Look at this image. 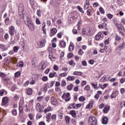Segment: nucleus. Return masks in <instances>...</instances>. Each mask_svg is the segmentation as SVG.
<instances>
[{"mask_svg": "<svg viewBox=\"0 0 125 125\" xmlns=\"http://www.w3.org/2000/svg\"><path fill=\"white\" fill-rule=\"evenodd\" d=\"M111 83H114L116 82V78H111L109 80Z\"/></svg>", "mask_w": 125, "mask_h": 125, "instance_id": "0e129e2a", "label": "nucleus"}, {"mask_svg": "<svg viewBox=\"0 0 125 125\" xmlns=\"http://www.w3.org/2000/svg\"><path fill=\"white\" fill-rule=\"evenodd\" d=\"M17 88V86L16 85V84H14L12 86L11 90L12 91H14V90H15V89H16Z\"/></svg>", "mask_w": 125, "mask_h": 125, "instance_id": "e433bc0d", "label": "nucleus"}, {"mask_svg": "<svg viewBox=\"0 0 125 125\" xmlns=\"http://www.w3.org/2000/svg\"><path fill=\"white\" fill-rule=\"evenodd\" d=\"M83 74V72L81 71H75L73 72V75L75 76H81Z\"/></svg>", "mask_w": 125, "mask_h": 125, "instance_id": "4be33fe9", "label": "nucleus"}, {"mask_svg": "<svg viewBox=\"0 0 125 125\" xmlns=\"http://www.w3.org/2000/svg\"><path fill=\"white\" fill-rule=\"evenodd\" d=\"M102 33L101 32L98 33L96 35V40L97 41H99L101 38H102Z\"/></svg>", "mask_w": 125, "mask_h": 125, "instance_id": "2eb2a0df", "label": "nucleus"}, {"mask_svg": "<svg viewBox=\"0 0 125 125\" xmlns=\"http://www.w3.org/2000/svg\"><path fill=\"white\" fill-rule=\"evenodd\" d=\"M106 86H108V84L105 83L103 86H102L101 88H102V89H104L106 88Z\"/></svg>", "mask_w": 125, "mask_h": 125, "instance_id": "6e6d98bb", "label": "nucleus"}, {"mask_svg": "<svg viewBox=\"0 0 125 125\" xmlns=\"http://www.w3.org/2000/svg\"><path fill=\"white\" fill-rule=\"evenodd\" d=\"M100 11L102 13V14H104L105 13V11H104V9L102 8V7H100Z\"/></svg>", "mask_w": 125, "mask_h": 125, "instance_id": "603ef678", "label": "nucleus"}, {"mask_svg": "<svg viewBox=\"0 0 125 125\" xmlns=\"http://www.w3.org/2000/svg\"><path fill=\"white\" fill-rule=\"evenodd\" d=\"M125 78H121V80H120L121 83H125Z\"/></svg>", "mask_w": 125, "mask_h": 125, "instance_id": "338daca9", "label": "nucleus"}, {"mask_svg": "<svg viewBox=\"0 0 125 125\" xmlns=\"http://www.w3.org/2000/svg\"><path fill=\"white\" fill-rule=\"evenodd\" d=\"M105 44H109V39H107L104 41Z\"/></svg>", "mask_w": 125, "mask_h": 125, "instance_id": "774afa93", "label": "nucleus"}, {"mask_svg": "<svg viewBox=\"0 0 125 125\" xmlns=\"http://www.w3.org/2000/svg\"><path fill=\"white\" fill-rule=\"evenodd\" d=\"M118 94H119V91H115L114 93H113L111 95V98H116V97H117V96H118Z\"/></svg>", "mask_w": 125, "mask_h": 125, "instance_id": "4468645a", "label": "nucleus"}, {"mask_svg": "<svg viewBox=\"0 0 125 125\" xmlns=\"http://www.w3.org/2000/svg\"><path fill=\"white\" fill-rule=\"evenodd\" d=\"M68 49L70 51H73V50H74V44L73 43H71Z\"/></svg>", "mask_w": 125, "mask_h": 125, "instance_id": "5701e85b", "label": "nucleus"}, {"mask_svg": "<svg viewBox=\"0 0 125 125\" xmlns=\"http://www.w3.org/2000/svg\"><path fill=\"white\" fill-rule=\"evenodd\" d=\"M84 90H86V91L90 90V86H89V85H86L84 88Z\"/></svg>", "mask_w": 125, "mask_h": 125, "instance_id": "c03bdc74", "label": "nucleus"}, {"mask_svg": "<svg viewBox=\"0 0 125 125\" xmlns=\"http://www.w3.org/2000/svg\"><path fill=\"white\" fill-rule=\"evenodd\" d=\"M102 124L103 125H107V124H108V118H107L106 117H104L103 118Z\"/></svg>", "mask_w": 125, "mask_h": 125, "instance_id": "f3484780", "label": "nucleus"}, {"mask_svg": "<svg viewBox=\"0 0 125 125\" xmlns=\"http://www.w3.org/2000/svg\"><path fill=\"white\" fill-rule=\"evenodd\" d=\"M89 0H86V3L84 6V9H85V10H86V9H88V8H89Z\"/></svg>", "mask_w": 125, "mask_h": 125, "instance_id": "ddd939ff", "label": "nucleus"}, {"mask_svg": "<svg viewBox=\"0 0 125 125\" xmlns=\"http://www.w3.org/2000/svg\"><path fill=\"white\" fill-rule=\"evenodd\" d=\"M51 104H52V105H54V106L58 104V102L57 101V100L54 97H52L51 99Z\"/></svg>", "mask_w": 125, "mask_h": 125, "instance_id": "6e6552de", "label": "nucleus"}, {"mask_svg": "<svg viewBox=\"0 0 125 125\" xmlns=\"http://www.w3.org/2000/svg\"><path fill=\"white\" fill-rule=\"evenodd\" d=\"M93 104H94V101L92 100L91 102L86 105V109H90L91 108H92Z\"/></svg>", "mask_w": 125, "mask_h": 125, "instance_id": "9d476101", "label": "nucleus"}, {"mask_svg": "<svg viewBox=\"0 0 125 125\" xmlns=\"http://www.w3.org/2000/svg\"><path fill=\"white\" fill-rule=\"evenodd\" d=\"M82 64L84 67H86V66H87V62H86V61H83L82 62Z\"/></svg>", "mask_w": 125, "mask_h": 125, "instance_id": "c9c22d12", "label": "nucleus"}, {"mask_svg": "<svg viewBox=\"0 0 125 125\" xmlns=\"http://www.w3.org/2000/svg\"><path fill=\"white\" fill-rule=\"evenodd\" d=\"M107 17L108 18V19H112L113 17H114V15L111 14H107Z\"/></svg>", "mask_w": 125, "mask_h": 125, "instance_id": "58836bf2", "label": "nucleus"}, {"mask_svg": "<svg viewBox=\"0 0 125 125\" xmlns=\"http://www.w3.org/2000/svg\"><path fill=\"white\" fill-rule=\"evenodd\" d=\"M71 107H72L73 109H76L77 106H76V104L75 103H73L70 104Z\"/></svg>", "mask_w": 125, "mask_h": 125, "instance_id": "a18cd8bd", "label": "nucleus"}, {"mask_svg": "<svg viewBox=\"0 0 125 125\" xmlns=\"http://www.w3.org/2000/svg\"><path fill=\"white\" fill-rule=\"evenodd\" d=\"M121 37H120V36H119V35H116V37H115V40L116 41H120V40H121Z\"/></svg>", "mask_w": 125, "mask_h": 125, "instance_id": "680f3d73", "label": "nucleus"}, {"mask_svg": "<svg viewBox=\"0 0 125 125\" xmlns=\"http://www.w3.org/2000/svg\"><path fill=\"white\" fill-rule=\"evenodd\" d=\"M37 14L38 16L41 17L42 16V12L41 11V9H39L37 12Z\"/></svg>", "mask_w": 125, "mask_h": 125, "instance_id": "79ce46f5", "label": "nucleus"}, {"mask_svg": "<svg viewBox=\"0 0 125 125\" xmlns=\"http://www.w3.org/2000/svg\"><path fill=\"white\" fill-rule=\"evenodd\" d=\"M42 81L43 82H46L47 81H48V78L47 76H43L42 77Z\"/></svg>", "mask_w": 125, "mask_h": 125, "instance_id": "473e14b6", "label": "nucleus"}, {"mask_svg": "<svg viewBox=\"0 0 125 125\" xmlns=\"http://www.w3.org/2000/svg\"><path fill=\"white\" fill-rule=\"evenodd\" d=\"M56 33H57V29H56V28H52L50 34V37H52V36H54V35H55V34H56Z\"/></svg>", "mask_w": 125, "mask_h": 125, "instance_id": "9b49d317", "label": "nucleus"}, {"mask_svg": "<svg viewBox=\"0 0 125 125\" xmlns=\"http://www.w3.org/2000/svg\"><path fill=\"white\" fill-rule=\"evenodd\" d=\"M53 69L55 71H58L59 67L56 65H54Z\"/></svg>", "mask_w": 125, "mask_h": 125, "instance_id": "5fc2aeb1", "label": "nucleus"}, {"mask_svg": "<svg viewBox=\"0 0 125 125\" xmlns=\"http://www.w3.org/2000/svg\"><path fill=\"white\" fill-rule=\"evenodd\" d=\"M107 81V77H103L100 80V82L101 83H104Z\"/></svg>", "mask_w": 125, "mask_h": 125, "instance_id": "b1692460", "label": "nucleus"}, {"mask_svg": "<svg viewBox=\"0 0 125 125\" xmlns=\"http://www.w3.org/2000/svg\"><path fill=\"white\" fill-rule=\"evenodd\" d=\"M12 113L13 115H14V116H16V115H17V110L15 109H13L12 110Z\"/></svg>", "mask_w": 125, "mask_h": 125, "instance_id": "ea45409f", "label": "nucleus"}, {"mask_svg": "<svg viewBox=\"0 0 125 125\" xmlns=\"http://www.w3.org/2000/svg\"><path fill=\"white\" fill-rule=\"evenodd\" d=\"M36 109L37 111H38L40 113H42V105H41V104H37L36 106Z\"/></svg>", "mask_w": 125, "mask_h": 125, "instance_id": "1a4fd4ad", "label": "nucleus"}, {"mask_svg": "<svg viewBox=\"0 0 125 125\" xmlns=\"http://www.w3.org/2000/svg\"><path fill=\"white\" fill-rule=\"evenodd\" d=\"M2 104L5 105L6 104H7V102H8V98L7 97H5L2 98Z\"/></svg>", "mask_w": 125, "mask_h": 125, "instance_id": "f8f14e48", "label": "nucleus"}, {"mask_svg": "<svg viewBox=\"0 0 125 125\" xmlns=\"http://www.w3.org/2000/svg\"><path fill=\"white\" fill-rule=\"evenodd\" d=\"M118 48L120 49V50H122V49H124L125 48V43H123L122 44L120 45Z\"/></svg>", "mask_w": 125, "mask_h": 125, "instance_id": "2f4dec72", "label": "nucleus"}, {"mask_svg": "<svg viewBox=\"0 0 125 125\" xmlns=\"http://www.w3.org/2000/svg\"><path fill=\"white\" fill-rule=\"evenodd\" d=\"M28 117L30 119V120H31V121H33V120H34V118L35 117V116L31 113L28 114Z\"/></svg>", "mask_w": 125, "mask_h": 125, "instance_id": "7c9ffc66", "label": "nucleus"}, {"mask_svg": "<svg viewBox=\"0 0 125 125\" xmlns=\"http://www.w3.org/2000/svg\"><path fill=\"white\" fill-rule=\"evenodd\" d=\"M60 44L62 47H65L66 46V42L64 41L61 42Z\"/></svg>", "mask_w": 125, "mask_h": 125, "instance_id": "c756f323", "label": "nucleus"}, {"mask_svg": "<svg viewBox=\"0 0 125 125\" xmlns=\"http://www.w3.org/2000/svg\"><path fill=\"white\" fill-rule=\"evenodd\" d=\"M120 92L122 94H124V93H125V88H122L120 89Z\"/></svg>", "mask_w": 125, "mask_h": 125, "instance_id": "e2e57ef3", "label": "nucleus"}, {"mask_svg": "<svg viewBox=\"0 0 125 125\" xmlns=\"http://www.w3.org/2000/svg\"><path fill=\"white\" fill-rule=\"evenodd\" d=\"M116 26L117 27L118 30H119L120 33H122L123 31L124 30V27L121 24L118 23L117 22H115Z\"/></svg>", "mask_w": 125, "mask_h": 125, "instance_id": "423d86ee", "label": "nucleus"}, {"mask_svg": "<svg viewBox=\"0 0 125 125\" xmlns=\"http://www.w3.org/2000/svg\"><path fill=\"white\" fill-rule=\"evenodd\" d=\"M23 19L25 23L26 26L28 27L30 31H33L35 30V26L34 25V23L29 17V15L26 13L23 14Z\"/></svg>", "mask_w": 125, "mask_h": 125, "instance_id": "f257e3e1", "label": "nucleus"}, {"mask_svg": "<svg viewBox=\"0 0 125 125\" xmlns=\"http://www.w3.org/2000/svg\"><path fill=\"white\" fill-rule=\"evenodd\" d=\"M62 97L63 100H65V102H68L69 100H71L70 93H64Z\"/></svg>", "mask_w": 125, "mask_h": 125, "instance_id": "7ed1b4c3", "label": "nucleus"}, {"mask_svg": "<svg viewBox=\"0 0 125 125\" xmlns=\"http://www.w3.org/2000/svg\"><path fill=\"white\" fill-rule=\"evenodd\" d=\"M69 64L71 66H73V65H74L75 66L76 65V63L74 62V61H73V60L69 61Z\"/></svg>", "mask_w": 125, "mask_h": 125, "instance_id": "37998d69", "label": "nucleus"}, {"mask_svg": "<svg viewBox=\"0 0 125 125\" xmlns=\"http://www.w3.org/2000/svg\"><path fill=\"white\" fill-rule=\"evenodd\" d=\"M77 9L81 12V13H84V11H83V8L81 7V6H77Z\"/></svg>", "mask_w": 125, "mask_h": 125, "instance_id": "bb28decb", "label": "nucleus"}, {"mask_svg": "<svg viewBox=\"0 0 125 125\" xmlns=\"http://www.w3.org/2000/svg\"><path fill=\"white\" fill-rule=\"evenodd\" d=\"M10 22V21L9 20V18H6V19L5 20V23L6 25H8Z\"/></svg>", "mask_w": 125, "mask_h": 125, "instance_id": "f704fd0d", "label": "nucleus"}, {"mask_svg": "<svg viewBox=\"0 0 125 125\" xmlns=\"http://www.w3.org/2000/svg\"><path fill=\"white\" fill-rule=\"evenodd\" d=\"M50 116H51V113H48L46 114V121L49 123V122L50 121Z\"/></svg>", "mask_w": 125, "mask_h": 125, "instance_id": "cd10ccee", "label": "nucleus"}, {"mask_svg": "<svg viewBox=\"0 0 125 125\" xmlns=\"http://www.w3.org/2000/svg\"><path fill=\"white\" fill-rule=\"evenodd\" d=\"M65 121L67 124H68V123H70V117L69 116H66L65 117Z\"/></svg>", "mask_w": 125, "mask_h": 125, "instance_id": "3c124183", "label": "nucleus"}, {"mask_svg": "<svg viewBox=\"0 0 125 125\" xmlns=\"http://www.w3.org/2000/svg\"><path fill=\"white\" fill-rule=\"evenodd\" d=\"M45 27H46V24L45 23V22H42V29H45Z\"/></svg>", "mask_w": 125, "mask_h": 125, "instance_id": "13d9d810", "label": "nucleus"}, {"mask_svg": "<svg viewBox=\"0 0 125 125\" xmlns=\"http://www.w3.org/2000/svg\"><path fill=\"white\" fill-rule=\"evenodd\" d=\"M27 95H31L32 93H33V90L32 88H29L26 92Z\"/></svg>", "mask_w": 125, "mask_h": 125, "instance_id": "393cba45", "label": "nucleus"}, {"mask_svg": "<svg viewBox=\"0 0 125 125\" xmlns=\"http://www.w3.org/2000/svg\"><path fill=\"white\" fill-rule=\"evenodd\" d=\"M19 11L23 13V12L24 11V6L23 4H21L19 6Z\"/></svg>", "mask_w": 125, "mask_h": 125, "instance_id": "dca6fc26", "label": "nucleus"}, {"mask_svg": "<svg viewBox=\"0 0 125 125\" xmlns=\"http://www.w3.org/2000/svg\"><path fill=\"white\" fill-rule=\"evenodd\" d=\"M53 77H57V74L56 72H54L53 73H50L49 74V78H53Z\"/></svg>", "mask_w": 125, "mask_h": 125, "instance_id": "412c9836", "label": "nucleus"}, {"mask_svg": "<svg viewBox=\"0 0 125 125\" xmlns=\"http://www.w3.org/2000/svg\"><path fill=\"white\" fill-rule=\"evenodd\" d=\"M97 83H92L91 85L93 86V87L94 88V89H98L99 88V87H97Z\"/></svg>", "mask_w": 125, "mask_h": 125, "instance_id": "a878e982", "label": "nucleus"}, {"mask_svg": "<svg viewBox=\"0 0 125 125\" xmlns=\"http://www.w3.org/2000/svg\"><path fill=\"white\" fill-rule=\"evenodd\" d=\"M62 86H66V85H67V84L66 83V81H65V80L62 81Z\"/></svg>", "mask_w": 125, "mask_h": 125, "instance_id": "864d4df0", "label": "nucleus"}, {"mask_svg": "<svg viewBox=\"0 0 125 125\" xmlns=\"http://www.w3.org/2000/svg\"><path fill=\"white\" fill-rule=\"evenodd\" d=\"M19 109L20 111V113H23V107L22 106V105L20 104Z\"/></svg>", "mask_w": 125, "mask_h": 125, "instance_id": "a19ab883", "label": "nucleus"}, {"mask_svg": "<svg viewBox=\"0 0 125 125\" xmlns=\"http://www.w3.org/2000/svg\"><path fill=\"white\" fill-rule=\"evenodd\" d=\"M50 111H52V109L51 108V106H49L47 108L44 109V113L46 114L48 112Z\"/></svg>", "mask_w": 125, "mask_h": 125, "instance_id": "6ab92c4d", "label": "nucleus"}, {"mask_svg": "<svg viewBox=\"0 0 125 125\" xmlns=\"http://www.w3.org/2000/svg\"><path fill=\"white\" fill-rule=\"evenodd\" d=\"M32 63L33 66L36 67L37 66V59L36 58H33L32 60Z\"/></svg>", "mask_w": 125, "mask_h": 125, "instance_id": "aec40b11", "label": "nucleus"}, {"mask_svg": "<svg viewBox=\"0 0 125 125\" xmlns=\"http://www.w3.org/2000/svg\"><path fill=\"white\" fill-rule=\"evenodd\" d=\"M54 83H55V81H52L51 83L48 85V87H52V86L54 85Z\"/></svg>", "mask_w": 125, "mask_h": 125, "instance_id": "72a5a7b5", "label": "nucleus"}, {"mask_svg": "<svg viewBox=\"0 0 125 125\" xmlns=\"http://www.w3.org/2000/svg\"><path fill=\"white\" fill-rule=\"evenodd\" d=\"M14 32H15V27L13 26L10 27L9 31L10 35L11 36H13V35H14Z\"/></svg>", "mask_w": 125, "mask_h": 125, "instance_id": "0eeeda50", "label": "nucleus"}, {"mask_svg": "<svg viewBox=\"0 0 125 125\" xmlns=\"http://www.w3.org/2000/svg\"><path fill=\"white\" fill-rule=\"evenodd\" d=\"M45 40L43 39L41 40L40 42H38L37 43V44L38 46L41 48L42 47H44V46L45 45Z\"/></svg>", "mask_w": 125, "mask_h": 125, "instance_id": "39448f33", "label": "nucleus"}, {"mask_svg": "<svg viewBox=\"0 0 125 125\" xmlns=\"http://www.w3.org/2000/svg\"><path fill=\"white\" fill-rule=\"evenodd\" d=\"M21 75V72H20V71H18L15 73V77H16V78H19Z\"/></svg>", "mask_w": 125, "mask_h": 125, "instance_id": "c85d7f7f", "label": "nucleus"}, {"mask_svg": "<svg viewBox=\"0 0 125 125\" xmlns=\"http://www.w3.org/2000/svg\"><path fill=\"white\" fill-rule=\"evenodd\" d=\"M108 111H109V107H105L104 108V113H108Z\"/></svg>", "mask_w": 125, "mask_h": 125, "instance_id": "49530a36", "label": "nucleus"}, {"mask_svg": "<svg viewBox=\"0 0 125 125\" xmlns=\"http://www.w3.org/2000/svg\"><path fill=\"white\" fill-rule=\"evenodd\" d=\"M68 81H74L75 80V77L74 76H69L67 77Z\"/></svg>", "mask_w": 125, "mask_h": 125, "instance_id": "4c0bfd02", "label": "nucleus"}, {"mask_svg": "<svg viewBox=\"0 0 125 125\" xmlns=\"http://www.w3.org/2000/svg\"><path fill=\"white\" fill-rule=\"evenodd\" d=\"M85 100V98L84 97L81 96L79 98V101H82V102H83Z\"/></svg>", "mask_w": 125, "mask_h": 125, "instance_id": "8fccbe9b", "label": "nucleus"}, {"mask_svg": "<svg viewBox=\"0 0 125 125\" xmlns=\"http://www.w3.org/2000/svg\"><path fill=\"white\" fill-rule=\"evenodd\" d=\"M0 77L3 78H5V74L2 72L0 73Z\"/></svg>", "mask_w": 125, "mask_h": 125, "instance_id": "bf43d9fd", "label": "nucleus"}, {"mask_svg": "<svg viewBox=\"0 0 125 125\" xmlns=\"http://www.w3.org/2000/svg\"><path fill=\"white\" fill-rule=\"evenodd\" d=\"M13 50H14V52H18V47H17V46L14 47Z\"/></svg>", "mask_w": 125, "mask_h": 125, "instance_id": "052dcab7", "label": "nucleus"}, {"mask_svg": "<svg viewBox=\"0 0 125 125\" xmlns=\"http://www.w3.org/2000/svg\"><path fill=\"white\" fill-rule=\"evenodd\" d=\"M88 122L90 125H96L97 124L96 118L94 116H90L89 117Z\"/></svg>", "mask_w": 125, "mask_h": 125, "instance_id": "f03ea898", "label": "nucleus"}, {"mask_svg": "<svg viewBox=\"0 0 125 125\" xmlns=\"http://www.w3.org/2000/svg\"><path fill=\"white\" fill-rule=\"evenodd\" d=\"M5 40H8L9 38V36H8V34H6L5 35H4V37Z\"/></svg>", "mask_w": 125, "mask_h": 125, "instance_id": "69168bd1", "label": "nucleus"}, {"mask_svg": "<svg viewBox=\"0 0 125 125\" xmlns=\"http://www.w3.org/2000/svg\"><path fill=\"white\" fill-rule=\"evenodd\" d=\"M4 80V83H5L6 84V85H7V86H9V85H11L12 84V83L11 82V80L10 79V78L7 77L5 79H3Z\"/></svg>", "mask_w": 125, "mask_h": 125, "instance_id": "20e7f679", "label": "nucleus"}, {"mask_svg": "<svg viewBox=\"0 0 125 125\" xmlns=\"http://www.w3.org/2000/svg\"><path fill=\"white\" fill-rule=\"evenodd\" d=\"M74 56V54L73 53H70L67 54V58H71V57H73Z\"/></svg>", "mask_w": 125, "mask_h": 125, "instance_id": "4d7b16f0", "label": "nucleus"}, {"mask_svg": "<svg viewBox=\"0 0 125 125\" xmlns=\"http://www.w3.org/2000/svg\"><path fill=\"white\" fill-rule=\"evenodd\" d=\"M82 33L83 35H86V30L84 28H83L82 30Z\"/></svg>", "mask_w": 125, "mask_h": 125, "instance_id": "de8ad7c7", "label": "nucleus"}, {"mask_svg": "<svg viewBox=\"0 0 125 125\" xmlns=\"http://www.w3.org/2000/svg\"><path fill=\"white\" fill-rule=\"evenodd\" d=\"M36 23L37 25H41V21H40V20H39L38 18H36Z\"/></svg>", "mask_w": 125, "mask_h": 125, "instance_id": "09e8293b", "label": "nucleus"}, {"mask_svg": "<svg viewBox=\"0 0 125 125\" xmlns=\"http://www.w3.org/2000/svg\"><path fill=\"white\" fill-rule=\"evenodd\" d=\"M69 114L71 115L73 118H76V117H77V113L75 110H71Z\"/></svg>", "mask_w": 125, "mask_h": 125, "instance_id": "a211bd4d", "label": "nucleus"}]
</instances>
